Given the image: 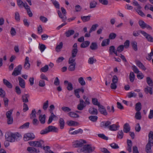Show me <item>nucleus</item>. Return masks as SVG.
<instances>
[{
    "label": "nucleus",
    "mask_w": 153,
    "mask_h": 153,
    "mask_svg": "<svg viewBox=\"0 0 153 153\" xmlns=\"http://www.w3.org/2000/svg\"><path fill=\"white\" fill-rule=\"evenodd\" d=\"M20 135L18 133H7L5 136L6 140L11 142H14L15 140H17Z\"/></svg>",
    "instance_id": "obj_1"
},
{
    "label": "nucleus",
    "mask_w": 153,
    "mask_h": 153,
    "mask_svg": "<svg viewBox=\"0 0 153 153\" xmlns=\"http://www.w3.org/2000/svg\"><path fill=\"white\" fill-rule=\"evenodd\" d=\"M95 149V147H91V145H86L84 146L79 150L84 153H90L93 152Z\"/></svg>",
    "instance_id": "obj_2"
},
{
    "label": "nucleus",
    "mask_w": 153,
    "mask_h": 153,
    "mask_svg": "<svg viewBox=\"0 0 153 153\" xmlns=\"http://www.w3.org/2000/svg\"><path fill=\"white\" fill-rule=\"evenodd\" d=\"M118 81V78L116 75H114L112 79V82L111 84V88L112 89H115L117 88V84Z\"/></svg>",
    "instance_id": "obj_3"
},
{
    "label": "nucleus",
    "mask_w": 153,
    "mask_h": 153,
    "mask_svg": "<svg viewBox=\"0 0 153 153\" xmlns=\"http://www.w3.org/2000/svg\"><path fill=\"white\" fill-rule=\"evenodd\" d=\"M22 67L21 65H19L16 67L12 73V75L16 76L21 74Z\"/></svg>",
    "instance_id": "obj_4"
},
{
    "label": "nucleus",
    "mask_w": 153,
    "mask_h": 153,
    "mask_svg": "<svg viewBox=\"0 0 153 153\" xmlns=\"http://www.w3.org/2000/svg\"><path fill=\"white\" fill-rule=\"evenodd\" d=\"M35 138L34 135L33 133H27L25 134L24 136L23 139L25 141L32 140Z\"/></svg>",
    "instance_id": "obj_5"
},
{
    "label": "nucleus",
    "mask_w": 153,
    "mask_h": 153,
    "mask_svg": "<svg viewBox=\"0 0 153 153\" xmlns=\"http://www.w3.org/2000/svg\"><path fill=\"white\" fill-rule=\"evenodd\" d=\"M86 142L85 140H79L75 141L73 144V146L74 147H81L82 146L84 143H85Z\"/></svg>",
    "instance_id": "obj_6"
},
{
    "label": "nucleus",
    "mask_w": 153,
    "mask_h": 153,
    "mask_svg": "<svg viewBox=\"0 0 153 153\" xmlns=\"http://www.w3.org/2000/svg\"><path fill=\"white\" fill-rule=\"evenodd\" d=\"M140 31L149 42H153V38L151 35L143 30H140Z\"/></svg>",
    "instance_id": "obj_7"
},
{
    "label": "nucleus",
    "mask_w": 153,
    "mask_h": 153,
    "mask_svg": "<svg viewBox=\"0 0 153 153\" xmlns=\"http://www.w3.org/2000/svg\"><path fill=\"white\" fill-rule=\"evenodd\" d=\"M77 45L76 43H75L73 46V48L71 51V56L75 57L78 53Z\"/></svg>",
    "instance_id": "obj_8"
},
{
    "label": "nucleus",
    "mask_w": 153,
    "mask_h": 153,
    "mask_svg": "<svg viewBox=\"0 0 153 153\" xmlns=\"http://www.w3.org/2000/svg\"><path fill=\"white\" fill-rule=\"evenodd\" d=\"M80 103L77 105V109L79 110H82L86 106L85 102L81 99L79 100Z\"/></svg>",
    "instance_id": "obj_9"
},
{
    "label": "nucleus",
    "mask_w": 153,
    "mask_h": 153,
    "mask_svg": "<svg viewBox=\"0 0 153 153\" xmlns=\"http://www.w3.org/2000/svg\"><path fill=\"white\" fill-rule=\"evenodd\" d=\"M98 108V110L100 114L105 116L108 115L106 109L103 105H101Z\"/></svg>",
    "instance_id": "obj_10"
},
{
    "label": "nucleus",
    "mask_w": 153,
    "mask_h": 153,
    "mask_svg": "<svg viewBox=\"0 0 153 153\" xmlns=\"http://www.w3.org/2000/svg\"><path fill=\"white\" fill-rule=\"evenodd\" d=\"M111 124V122L109 121H103L100 124V126L102 128H108Z\"/></svg>",
    "instance_id": "obj_11"
},
{
    "label": "nucleus",
    "mask_w": 153,
    "mask_h": 153,
    "mask_svg": "<svg viewBox=\"0 0 153 153\" xmlns=\"http://www.w3.org/2000/svg\"><path fill=\"white\" fill-rule=\"evenodd\" d=\"M88 112L92 115H97L98 114L97 109L94 107H91L88 109Z\"/></svg>",
    "instance_id": "obj_12"
},
{
    "label": "nucleus",
    "mask_w": 153,
    "mask_h": 153,
    "mask_svg": "<svg viewBox=\"0 0 153 153\" xmlns=\"http://www.w3.org/2000/svg\"><path fill=\"white\" fill-rule=\"evenodd\" d=\"M29 58L27 56H26L25 58V61L24 65V68L26 70L29 69L30 67V65L29 62Z\"/></svg>",
    "instance_id": "obj_13"
},
{
    "label": "nucleus",
    "mask_w": 153,
    "mask_h": 153,
    "mask_svg": "<svg viewBox=\"0 0 153 153\" xmlns=\"http://www.w3.org/2000/svg\"><path fill=\"white\" fill-rule=\"evenodd\" d=\"M47 128L49 132H57L59 130L57 128L52 126H49Z\"/></svg>",
    "instance_id": "obj_14"
},
{
    "label": "nucleus",
    "mask_w": 153,
    "mask_h": 153,
    "mask_svg": "<svg viewBox=\"0 0 153 153\" xmlns=\"http://www.w3.org/2000/svg\"><path fill=\"white\" fill-rule=\"evenodd\" d=\"M18 79L19 82V84L22 88H24L25 87V80L20 77H18Z\"/></svg>",
    "instance_id": "obj_15"
},
{
    "label": "nucleus",
    "mask_w": 153,
    "mask_h": 153,
    "mask_svg": "<svg viewBox=\"0 0 153 153\" xmlns=\"http://www.w3.org/2000/svg\"><path fill=\"white\" fill-rule=\"evenodd\" d=\"M30 95L28 94H24L22 96V100L24 103L28 102V98L29 97Z\"/></svg>",
    "instance_id": "obj_16"
},
{
    "label": "nucleus",
    "mask_w": 153,
    "mask_h": 153,
    "mask_svg": "<svg viewBox=\"0 0 153 153\" xmlns=\"http://www.w3.org/2000/svg\"><path fill=\"white\" fill-rule=\"evenodd\" d=\"M130 130V127L129 124L126 123L123 126V131L124 132L128 133Z\"/></svg>",
    "instance_id": "obj_17"
},
{
    "label": "nucleus",
    "mask_w": 153,
    "mask_h": 153,
    "mask_svg": "<svg viewBox=\"0 0 153 153\" xmlns=\"http://www.w3.org/2000/svg\"><path fill=\"white\" fill-rule=\"evenodd\" d=\"M27 150L29 152L32 153H38L39 152V150L33 147H28L27 148Z\"/></svg>",
    "instance_id": "obj_18"
},
{
    "label": "nucleus",
    "mask_w": 153,
    "mask_h": 153,
    "mask_svg": "<svg viewBox=\"0 0 153 153\" xmlns=\"http://www.w3.org/2000/svg\"><path fill=\"white\" fill-rule=\"evenodd\" d=\"M151 144V143L148 142L146 145V151L147 153H151L152 152Z\"/></svg>",
    "instance_id": "obj_19"
},
{
    "label": "nucleus",
    "mask_w": 153,
    "mask_h": 153,
    "mask_svg": "<svg viewBox=\"0 0 153 153\" xmlns=\"http://www.w3.org/2000/svg\"><path fill=\"white\" fill-rule=\"evenodd\" d=\"M65 84H67V89L68 91H71L73 89V87L72 84L70 82H69L67 80H65L64 82Z\"/></svg>",
    "instance_id": "obj_20"
},
{
    "label": "nucleus",
    "mask_w": 153,
    "mask_h": 153,
    "mask_svg": "<svg viewBox=\"0 0 153 153\" xmlns=\"http://www.w3.org/2000/svg\"><path fill=\"white\" fill-rule=\"evenodd\" d=\"M45 118L46 116L45 114H40L39 117V120L42 124H44L45 123Z\"/></svg>",
    "instance_id": "obj_21"
},
{
    "label": "nucleus",
    "mask_w": 153,
    "mask_h": 153,
    "mask_svg": "<svg viewBox=\"0 0 153 153\" xmlns=\"http://www.w3.org/2000/svg\"><path fill=\"white\" fill-rule=\"evenodd\" d=\"M119 127L118 125H117L115 124L110 125L109 127V129L111 131H115L117 129V128Z\"/></svg>",
    "instance_id": "obj_22"
},
{
    "label": "nucleus",
    "mask_w": 153,
    "mask_h": 153,
    "mask_svg": "<svg viewBox=\"0 0 153 153\" xmlns=\"http://www.w3.org/2000/svg\"><path fill=\"white\" fill-rule=\"evenodd\" d=\"M127 143L128 146L127 150L129 152H131V147L132 146V141L130 140H127Z\"/></svg>",
    "instance_id": "obj_23"
},
{
    "label": "nucleus",
    "mask_w": 153,
    "mask_h": 153,
    "mask_svg": "<svg viewBox=\"0 0 153 153\" xmlns=\"http://www.w3.org/2000/svg\"><path fill=\"white\" fill-rule=\"evenodd\" d=\"M148 143H151L153 146V132L150 131L149 134Z\"/></svg>",
    "instance_id": "obj_24"
},
{
    "label": "nucleus",
    "mask_w": 153,
    "mask_h": 153,
    "mask_svg": "<svg viewBox=\"0 0 153 153\" xmlns=\"http://www.w3.org/2000/svg\"><path fill=\"white\" fill-rule=\"evenodd\" d=\"M4 84L6 85L7 87L9 88H12L13 86L12 84L7 80L3 79V80Z\"/></svg>",
    "instance_id": "obj_25"
},
{
    "label": "nucleus",
    "mask_w": 153,
    "mask_h": 153,
    "mask_svg": "<svg viewBox=\"0 0 153 153\" xmlns=\"http://www.w3.org/2000/svg\"><path fill=\"white\" fill-rule=\"evenodd\" d=\"M74 31L73 30H69L67 31L65 33V36L67 37L70 36L74 33Z\"/></svg>",
    "instance_id": "obj_26"
},
{
    "label": "nucleus",
    "mask_w": 153,
    "mask_h": 153,
    "mask_svg": "<svg viewBox=\"0 0 153 153\" xmlns=\"http://www.w3.org/2000/svg\"><path fill=\"white\" fill-rule=\"evenodd\" d=\"M136 65L140 68L143 70H145L146 69V67L143 65L142 63H141L139 61H137L136 62Z\"/></svg>",
    "instance_id": "obj_27"
},
{
    "label": "nucleus",
    "mask_w": 153,
    "mask_h": 153,
    "mask_svg": "<svg viewBox=\"0 0 153 153\" xmlns=\"http://www.w3.org/2000/svg\"><path fill=\"white\" fill-rule=\"evenodd\" d=\"M59 126L60 128L62 129L64 128L65 126V122L62 118H60L59 120Z\"/></svg>",
    "instance_id": "obj_28"
},
{
    "label": "nucleus",
    "mask_w": 153,
    "mask_h": 153,
    "mask_svg": "<svg viewBox=\"0 0 153 153\" xmlns=\"http://www.w3.org/2000/svg\"><path fill=\"white\" fill-rule=\"evenodd\" d=\"M90 48L92 50H96L98 49V46L96 42H93L91 43L90 46Z\"/></svg>",
    "instance_id": "obj_29"
},
{
    "label": "nucleus",
    "mask_w": 153,
    "mask_h": 153,
    "mask_svg": "<svg viewBox=\"0 0 153 153\" xmlns=\"http://www.w3.org/2000/svg\"><path fill=\"white\" fill-rule=\"evenodd\" d=\"M92 102L94 105H97L98 107L101 105L100 102L98 101V100L96 98H92Z\"/></svg>",
    "instance_id": "obj_30"
},
{
    "label": "nucleus",
    "mask_w": 153,
    "mask_h": 153,
    "mask_svg": "<svg viewBox=\"0 0 153 153\" xmlns=\"http://www.w3.org/2000/svg\"><path fill=\"white\" fill-rule=\"evenodd\" d=\"M91 16L90 15L88 16H81V18L84 22H85L90 20Z\"/></svg>",
    "instance_id": "obj_31"
},
{
    "label": "nucleus",
    "mask_w": 153,
    "mask_h": 153,
    "mask_svg": "<svg viewBox=\"0 0 153 153\" xmlns=\"http://www.w3.org/2000/svg\"><path fill=\"white\" fill-rule=\"evenodd\" d=\"M110 40L109 39H106L103 40L101 43V45L102 47L106 46L109 44Z\"/></svg>",
    "instance_id": "obj_32"
},
{
    "label": "nucleus",
    "mask_w": 153,
    "mask_h": 153,
    "mask_svg": "<svg viewBox=\"0 0 153 153\" xmlns=\"http://www.w3.org/2000/svg\"><path fill=\"white\" fill-rule=\"evenodd\" d=\"M68 114L71 117L78 118L79 117V115L74 112H70L68 113Z\"/></svg>",
    "instance_id": "obj_33"
},
{
    "label": "nucleus",
    "mask_w": 153,
    "mask_h": 153,
    "mask_svg": "<svg viewBox=\"0 0 153 153\" xmlns=\"http://www.w3.org/2000/svg\"><path fill=\"white\" fill-rule=\"evenodd\" d=\"M58 14L59 17L62 19L63 22H65L67 19L66 15H65L62 14L61 12L59 10H58L57 12Z\"/></svg>",
    "instance_id": "obj_34"
},
{
    "label": "nucleus",
    "mask_w": 153,
    "mask_h": 153,
    "mask_svg": "<svg viewBox=\"0 0 153 153\" xmlns=\"http://www.w3.org/2000/svg\"><path fill=\"white\" fill-rule=\"evenodd\" d=\"M137 42L134 41H133L131 42V45L132 48L135 51H136L137 50Z\"/></svg>",
    "instance_id": "obj_35"
},
{
    "label": "nucleus",
    "mask_w": 153,
    "mask_h": 153,
    "mask_svg": "<svg viewBox=\"0 0 153 153\" xmlns=\"http://www.w3.org/2000/svg\"><path fill=\"white\" fill-rule=\"evenodd\" d=\"M144 91L146 94L149 93L151 95L153 93L152 88L148 86H147V87L145 88Z\"/></svg>",
    "instance_id": "obj_36"
},
{
    "label": "nucleus",
    "mask_w": 153,
    "mask_h": 153,
    "mask_svg": "<svg viewBox=\"0 0 153 153\" xmlns=\"http://www.w3.org/2000/svg\"><path fill=\"white\" fill-rule=\"evenodd\" d=\"M70 65L68 68V70L70 71H74L75 69V66L76 63L73 64H69Z\"/></svg>",
    "instance_id": "obj_37"
},
{
    "label": "nucleus",
    "mask_w": 153,
    "mask_h": 153,
    "mask_svg": "<svg viewBox=\"0 0 153 153\" xmlns=\"http://www.w3.org/2000/svg\"><path fill=\"white\" fill-rule=\"evenodd\" d=\"M90 42L89 41H86L83 42L80 45V47L81 48H85L88 46Z\"/></svg>",
    "instance_id": "obj_38"
},
{
    "label": "nucleus",
    "mask_w": 153,
    "mask_h": 153,
    "mask_svg": "<svg viewBox=\"0 0 153 153\" xmlns=\"http://www.w3.org/2000/svg\"><path fill=\"white\" fill-rule=\"evenodd\" d=\"M97 2L95 1H91L89 3V7L90 9L95 8L97 5Z\"/></svg>",
    "instance_id": "obj_39"
},
{
    "label": "nucleus",
    "mask_w": 153,
    "mask_h": 153,
    "mask_svg": "<svg viewBox=\"0 0 153 153\" xmlns=\"http://www.w3.org/2000/svg\"><path fill=\"white\" fill-rule=\"evenodd\" d=\"M57 117L53 113H52L51 116L49 117L48 121V124H49L51 123L53 120V119L55 117Z\"/></svg>",
    "instance_id": "obj_40"
},
{
    "label": "nucleus",
    "mask_w": 153,
    "mask_h": 153,
    "mask_svg": "<svg viewBox=\"0 0 153 153\" xmlns=\"http://www.w3.org/2000/svg\"><path fill=\"white\" fill-rule=\"evenodd\" d=\"M67 123L68 126H77L78 124V123L77 122L72 120H71L67 122Z\"/></svg>",
    "instance_id": "obj_41"
},
{
    "label": "nucleus",
    "mask_w": 153,
    "mask_h": 153,
    "mask_svg": "<svg viewBox=\"0 0 153 153\" xmlns=\"http://www.w3.org/2000/svg\"><path fill=\"white\" fill-rule=\"evenodd\" d=\"M146 82L149 86L152 87H153V81L149 77L146 78Z\"/></svg>",
    "instance_id": "obj_42"
},
{
    "label": "nucleus",
    "mask_w": 153,
    "mask_h": 153,
    "mask_svg": "<svg viewBox=\"0 0 153 153\" xmlns=\"http://www.w3.org/2000/svg\"><path fill=\"white\" fill-rule=\"evenodd\" d=\"M78 81L81 86H84L86 84L85 82L82 77H80L79 78Z\"/></svg>",
    "instance_id": "obj_43"
},
{
    "label": "nucleus",
    "mask_w": 153,
    "mask_h": 153,
    "mask_svg": "<svg viewBox=\"0 0 153 153\" xmlns=\"http://www.w3.org/2000/svg\"><path fill=\"white\" fill-rule=\"evenodd\" d=\"M88 118L91 121L95 122L97 121L98 117L96 116L91 115L89 116Z\"/></svg>",
    "instance_id": "obj_44"
},
{
    "label": "nucleus",
    "mask_w": 153,
    "mask_h": 153,
    "mask_svg": "<svg viewBox=\"0 0 153 153\" xmlns=\"http://www.w3.org/2000/svg\"><path fill=\"white\" fill-rule=\"evenodd\" d=\"M141 109V103L140 102H138L136 104L135 110L137 111H140Z\"/></svg>",
    "instance_id": "obj_45"
},
{
    "label": "nucleus",
    "mask_w": 153,
    "mask_h": 153,
    "mask_svg": "<svg viewBox=\"0 0 153 153\" xmlns=\"http://www.w3.org/2000/svg\"><path fill=\"white\" fill-rule=\"evenodd\" d=\"M129 78L130 82H133L135 78V75L133 72H130L129 75Z\"/></svg>",
    "instance_id": "obj_46"
},
{
    "label": "nucleus",
    "mask_w": 153,
    "mask_h": 153,
    "mask_svg": "<svg viewBox=\"0 0 153 153\" xmlns=\"http://www.w3.org/2000/svg\"><path fill=\"white\" fill-rule=\"evenodd\" d=\"M39 48L41 52H43L46 48V46L44 44L39 43Z\"/></svg>",
    "instance_id": "obj_47"
},
{
    "label": "nucleus",
    "mask_w": 153,
    "mask_h": 153,
    "mask_svg": "<svg viewBox=\"0 0 153 153\" xmlns=\"http://www.w3.org/2000/svg\"><path fill=\"white\" fill-rule=\"evenodd\" d=\"M138 24L139 26L142 28H145V27L146 25V23L143 21L142 20H140L138 22Z\"/></svg>",
    "instance_id": "obj_48"
},
{
    "label": "nucleus",
    "mask_w": 153,
    "mask_h": 153,
    "mask_svg": "<svg viewBox=\"0 0 153 153\" xmlns=\"http://www.w3.org/2000/svg\"><path fill=\"white\" fill-rule=\"evenodd\" d=\"M62 110L65 113L70 112L71 111V109L69 107L67 106H63L61 108Z\"/></svg>",
    "instance_id": "obj_49"
},
{
    "label": "nucleus",
    "mask_w": 153,
    "mask_h": 153,
    "mask_svg": "<svg viewBox=\"0 0 153 153\" xmlns=\"http://www.w3.org/2000/svg\"><path fill=\"white\" fill-rule=\"evenodd\" d=\"M15 18L17 22H19L20 20V15L18 12L15 13Z\"/></svg>",
    "instance_id": "obj_50"
},
{
    "label": "nucleus",
    "mask_w": 153,
    "mask_h": 153,
    "mask_svg": "<svg viewBox=\"0 0 153 153\" xmlns=\"http://www.w3.org/2000/svg\"><path fill=\"white\" fill-rule=\"evenodd\" d=\"M123 136V133L122 130L119 131L118 132L117 135V138L122 139Z\"/></svg>",
    "instance_id": "obj_51"
},
{
    "label": "nucleus",
    "mask_w": 153,
    "mask_h": 153,
    "mask_svg": "<svg viewBox=\"0 0 153 153\" xmlns=\"http://www.w3.org/2000/svg\"><path fill=\"white\" fill-rule=\"evenodd\" d=\"M117 36V34L114 33H111L108 36L109 39H115Z\"/></svg>",
    "instance_id": "obj_52"
},
{
    "label": "nucleus",
    "mask_w": 153,
    "mask_h": 153,
    "mask_svg": "<svg viewBox=\"0 0 153 153\" xmlns=\"http://www.w3.org/2000/svg\"><path fill=\"white\" fill-rule=\"evenodd\" d=\"M116 51L114 46H111L109 47V51L110 54L112 55Z\"/></svg>",
    "instance_id": "obj_53"
},
{
    "label": "nucleus",
    "mask_w": 153,
    "mask_h": 153,
    "mask_svg": "<svg viewBox=\"0 0 153 153\" xmlns=\"http://www.w3.org/2000/svg\"><path fill=\"white\" fill-rule=\"evenodd\" d=\"M98 26V25L97 24L93 25L89 30V33H91L92 31H95L96 30L97 27Z\"/></svg>",
    "instance_id": "obj_54"
},
{
    "label": "nucleus",
    "mask_w": 153,
    "mask_h": 153,
    "mask_svg": "<svg viewBox=\"0 0 153 153\" xmlns=\"http://www.w3.org/2000/svg\"><path fill=\"white\" fill-rule=\"evenodd\" d=\"M76 59L75 57H73V56H71L69 59L68 64H73L76 63L75 62Z\"/></svg>",
    "instance_id": "obj_55"
},
{
    "label": "nucleus",
    "mask_w": 153,
    "mask_h": 153,
    "mask_svg": "<svg viewBox=\"0 0 153 153\" xmlns=\"http://www.w3.org/2000/svg\"><path fill=\"white\" fill-rule=\"evenodd\" d=\"M35 147H42V145L44 143V141L42 140H40L39 141H36Z\"/></svg>",
    "instance_id": "obj_56"
},
{
    "label": "nucleus",
    "mask_w": 153,
    "mask_h": 153,
    "mask_svg": "<svg viewBox=\"0 0 153 153\" xmlns=\"http://www.w3.org/2000/svg\"><path fill=\"white\" fill-rule=\"evenodd\" d=\"M96 59H94L93 57H90L88 60V63L89 64H92L94 62H96Z\"/></svg>",
    "instance_id": "obj_57"
},
{
    "label": "nucleus",
    "mask_w": 153,
    "mask_h": 153,
    "mask_svg": "<svg viewBox=\"0 0 153 153\" xmlns=\"http://www.w3.org/2000/svg\"><path fill=\"white\" fill-rule=\"evenodd\" d=\"M135 118L138 120H140L141 118V116L140 111H137L135 113Z\"/></svg>",
    "instance_id": "obj_58"
},
{
    "label": "nucleus",
    "mask_w": 153,
    "mask_h": 153,
    "mask_svg": "<svg viewBox=\"0 0 153 153\" xmlns=\"http://www.w3.org/2000/svg\"><path fill=\"white\" fill-rule=\"evenodd\" d=\"M48 65H46L44 67L40 69V70L42 72H46L48 70Z\"/></svg>",
    "instance_id": "obj_59"
},
{
    "label": "nucleus",
    "mask_w": 153,
    "mask_h": 153,
    "mask_svg": "<svg viewBox=\"0 0 153 153\" xmlns=\"http://www.w3.org/2000/svg\"><path fill=\"white\" fill-rule=\"evenodd\" d=\"M36 111L35 109L33 110L30 115V117L31 119L35 118L36 117Z\"/></svg>",
    "instance_id": "obj_60"
},
{
    "label": "nucleus",
    "mask_w": 153,
    "mask_h": 153,
    "mask_svg": "<svg viewBox=\"0 0 153 153\" xmlns=\"http://www.w3.org/2000/svg\"><path fill=\"white\" fill-rule=\"evenodd\" d=\"M63 46V43L62 42H60L59 44L57 45L56 48V51L59 52L60 51V49H61Z\"/></svg>",
    "instance_id": "obj_61"
},
{
    "label": "nucleus",
    "mask_w": 153,
    "mask_h": 153,
    "mask_svg": "<svg viewBox=\"0 0 153 153\" xmlns=\"http://www.w3.org/2000/svg\"><path fill=\"white\" fill-rule=\"evenodd\" d=\"M48 106V100L46 101L43 104V109L44 110H46Z\"/></svg>",
    "instance_id": "obj_62"
},
{
    "label": "nucleus",
    "mask_w": 153,
    "mask_h": 153,
    "mask_svg": "<svg viewBox=\"0 0 153 153\" xmlns=\"http://www.w3.org/2000/svg\"><path fill=\"white\" fill-rule=\"evenodd\" d=\"M98 136L99 137L104 140H107L108 139V137L103 134H98Z\"/></svg>",
    "instance_id": "obj_63"
},
{
    "label": "nucleus",
    "mask_w": 153,
    "mask_h": 153,
    "mask_svg": "<svg viewBox=\"0 0 153 153\" xmlns=\"http://www.w3.org/2000/svg\"><path fill=\"white\" fill-rule=\"evenodd\" d=\"M137 94L134 92H130L128 93L127 96L128 98H131V97H135Z\"/></svg>",
    "instance_id": "obj_64"
}]
</instances>
